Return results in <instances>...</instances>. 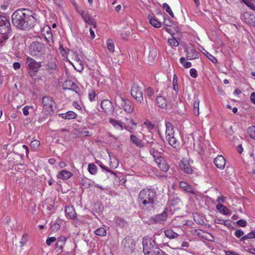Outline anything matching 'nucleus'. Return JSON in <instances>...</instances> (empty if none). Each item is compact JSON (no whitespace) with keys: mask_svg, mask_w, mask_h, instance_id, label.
<instances>
[{"mask_svg":"<svg viewBox=\"0 0 255 255\" xmlns=\"http://www.w3.org/2000/svg\"><path fill=\"white\" fill-rule=\"evenodd\" d=\"M135 246L136 242L134 241H132L131 242V246L129 247V248H131V255H136L138 254V251L136 249Z\"/></svg>","mask_w":255,"mask_h":255,"instance_id":"obj_46","label":"nucleus"},{"mask_svg":"<svg viewBox=\"0 0 255 255\" xmlns=\"http://www.w3.org/2000/svg\"><path fill=\"white\" fill-rule=\"evenodd\" d=\"M157 144L154 142H151L150 144V148L149 149V152L151 155H152L154 160H156L157 158L161 157L159 156V152L158 151L157 149H156V146H157Z\"/></svg>","mask_w":255,"mask_h":255,"instance_id":"obj_20","label":"nucleus"},{"mask_svg":"<svg viewBox=\"0 0 255 255\" xmlns=\"http://www.w3.org/2000/svg\"><path fill=\"white\" fill-rule=\"evenodd\" d=\"M82 184L88 188L90 186L91 183L88 181V179H83L81 181Z\"/></svg>","mask_w":255,"mask_h":255,"instance_id":"obj_63","label":"nucleus"},{"mask_svg":"<svg viewBox=\"0 0 255 255\" xmlns=\"http://www.w3.org/2000/svg\"><path fill=\"white\" fill-rule=\"evenodd\" d=\"M76 65L77 66H79L78 68L77 69L75 68V69H76L78 71H82L84 70V64L82 61L80 59H78L77 62H76Z\"/></svg>","mask_w":255,"mask_h":255,"instance_id":"obj_51","label":"nucleus"},{"mask_svg":"<svg viewBox=\"0 0 255 255\" xmlns=\"http://www.w3.org/2000/svg\"><path fill=\"white\" fill-rule=\"evenodd\" d=\"M65 212L66 214L72 219H75L76 218V213L74 208H65Z\"/></svg>","mask_w":255,"mask_h":255,"instance_id":"obj_28","label":"nucleus"},{"mask_svg":"<svg viewBox=\"0 0 255 255\" xmlns=\"http://www.w3.org/2000/svg\"><path fill=\"white\" fill-rule=\"evenodd\" d=\"M66 238L65 236H61L58 238L56 245V249L58 250L62 251L64 246L66 244Z\"/></svg>","mask_w":255,"mask_h":255,"instance_id":"obj_23","label":"nucleus"},{"mask_svg":"<svg viewBox=\"0 0 255 255\" xmlns=\"http://www.w3.org/2000/svg\"><path fill=\"white\" fill-rule=\"evenodd\" d=\"M110 166L112 168H116L119 165V161L118 159L115 157L110 158Z\"/></svg>","mask_w":255,"mask_h":255,"instance_id":"obj_40","label":"nucleus"},{"mask_svg":"<svg viewBox=\"0 0 255 255\" xmlns=\"http://www.w3.org/2000/svg\"><path fill=\"white\" fill-rule=\"evenodd\" d=\"M167 216V213L165 210L161 214H157L151 217V220L155 223H161L166 220Z\"/></svg>","mask_w":255,"mask_h":255,"instance_id":"obj_16","label":"nucleus"},{"mask_svg":"<svg viewBox=\"0 0 255 255\" xmlns=\"http://www.w3.org/2000/svg\"><path fill=\"white\" fill-rule=\"evenodd\" d=\"M10 23L9 18L0 15V33L4 35L10 31Z\"/></svg>","mask_w":255,"mask_h":255,"instance_id":"obj_7","label":"nucleus"},{"mask_svg":"<svg viewBox=\"0 0 255 255\" xmlns=\"http://www.w3.org/2000/svg\"><path fill=\"white\" fill-rule=\"evenodd\" d=\"M179 186L181 188H182L185 191L188 192L192 193V192L191 191V186L187 183L184 181H181L179 182Z\"/></svg>","mask_w":255,"mask_h":255,"instance_id":"obj_34","label":"nucleus"},{"mask_svg":"<svg viewBox=\"0 0 255 255\" xmlns=\"http://www.w3.org/2000/svg\"><path fill=\"white\" fill-rule=\"evenodd\" d=\"M130 93L137 102L141 103L143 101L142 92L138 86L133 85L131 87Z\"/></svg>","mask_w":255,"mask_h":255,"instance_id":"obj_10","label":"nucleus"},{"mask_svg":"<svg viewBox=\"0 0 255 255\" xmlns=\"http://www.w3.org/2000/svg\"><path fill=\"white\" fill-rule=\"evenodd\" d=\"M80 15L84 21L89 25H93L94 27H96V23L93 19L89 14L88 12L85 11H81Z\"/></svg>","mask_w":255,"mask_h":255,"instance_id":"obj_14","label":"nucleus"},{"mask_svg":"<svg viewBox=\"0 0 255 255\" xmlns=\"http://www.w3.org/2000/svg\"><path fill=\"white\" fill-rule=\"evenodd\" d=\"M247 133L251 138L255 140V126L249 127L247 129Z\"/></svg>","mask_w":255,"mask_h":255,"instance_id":"obj_36","label":"nucleus"},{"mask_svg":"<svg viewBox=\"0 0 255 255\" xmlns=\"http://www.w3.org/2000/svg\"><path fill=\"white\" fill-rule=\"evenodd\" d=\"M77 114L73 111H68L65 114H62V117L65 119H75L77 118Z\"/></svg>","mask_w":255,"mask_h":255,"instance_id":"obj_27","label":"nucleus"},{"mask_svg":"<svg viewBox=\"0 0 255 255\" xmlns=\"http://www.w3.org/2000/svg\"><path fill=\"white\" fill-rule=\"evenodd\" d=\"M43 110L46 115H50L53 111L56 103L52 98L49 96H44L42 99Z\"/></svg>","mask_w":255,"mask_h":255,"instance_id":"obj_6","label":"nucleus"},{"mask_svg":"<svg viewBox=\"0 0 255 255\" xmlns=\"http://www.w3.org/2000/svg\"><path fill=\"white\" fill-rule=\"evenodd\" d=\"M225 200V198L223 196L218 197L217 200L218 204L216 205V207H226L222 204L224 203Z\"/></svg>","mask_w":255,"mask_h":255,"instance_id":"obj_50","label":"nucleus"},{"mask_svg":"<svg viewBox=\"0 0 255 255\" xmlns=\"http://www.w3.org/2000/svg\"><path fill=\"white\" fill-rule=\"evenodd\" d=\"M178 78L176 74L173 75V88L174 91L176 92L178 91Z\"/></svg>","mask_w":255,"mask_h":255,"instance_id":"obj_45","label":"nucleus"},{"mask_svg":"<svg viewBox=\"0 0 255 255\" xmlns=\"http://www.w3.org/2000/svg\"><path fill=\"white\" fill-rule=\"evenodd\" d=\"M237 224L239 226H240L241 227H246L247 225V221L246 220H243V219H241V220H238L237 222Z\"/></svg>","mask_w":255,"mask_h":255,"instance_id":"obj_60","label":"nucleus"},{"mask_svg":"<svg viewBox=\"0 0 255 255\" xmlns=\"http://www.w3.org/2000/svg\"><path fill=\"white\" fill-rule=\"evenodd\" d=\"M34 13L31 10L20 8L15 10L11 16L12 22L14 26L20 29H27L34 26L36 19Z\"/></svg>","mask_w":255,"mask_h":255,"instance_id":"obj_1","label":"nucleus"},{"mask_svg":"<svg viewBox=\"0 0 255 255\" xmlns=\"http://www.w3.org/2000/svg\"><path fill=\"white\" fill-rule=\"evenodd\" d=\"M25 64L28 73L31 77L35 76L42 66L41 62H37L29 56L26 57Z\"/></svg>","mask_w":255,"mask_h":255,"instance_id":"obj_3","label":"nucleus"},{"mask_svg":"<svg viewBox=\"0 0 255 255\" xmlns=\"http://www.w3.org/2000/svg\"><path fill=\"white\" fill-rule=\"evenodd\" d=\"M143 252L145 255H153L158 250L155 242L152 238H143L142 240Z\"/></svg>","mask_w":255,"mask_h":255,"instance_id":"obj_4","label":"nucleus"},{"mask_svg":"<svg viewBox=\"0 0 255 255\" xmlns=\"http://www.w3.org/2000/svg\"><path fill=\"white\" fill-rule=\"evenodd\" d=\"M193 161L186 158H183L180 161L179 167L184 173L191 174L193 172V167L191 165Z\"/></svg>","mask_w":255,"mask_h":255,"instance_id":"obj_8","label":"nucleus"},{"mask_svg":"<svg viewBox=\"0 0 255 255\" xmlns=\"http://www.w3.org/2000/svg\"><path fill=\"white\" fill-rule=\"evenodd\" d=\"M214 163L217 168L223 169L226 164L225 159L222 155H218L214 159Z\"/></svg>","mask_w":255,"mask_h":255,"instance_id":"obj_19","label":"nucleus"},{"mask_svg":"<svg viewBox=\"0 0 255 255\" xmlns=\"http://www.w3.org/2000/svg\"><path fill=\"white\" fill-rule=\"evenodd\" d=\"M40 142L39 140L34 139L31 142L30 145L32 147L37 149L40 145Z\"/></svg>","mask_w":255,"mask_h":255,"instance_id":"obj_53","label":"nucleus"},{"mask_svg":"<svg viewBox=\"0 0 255 255\" xmlns=\"http://www.w3.org/2000/svg\"><path fill=\"white\" fill-rule=\"evenodd\" d=\"M28 241V235L26 234H24L21 239L20 244L23 246L25 245Z\"/></svg>","mask_w":255,"mask_h":255,"instance_id":"obj_58","label":"nucleus"},{"mask_svg":"<svg viewBox=\"0 0 255 255\" xmlns=\"http://www.w3.org/2000/svg\"><path fill=\"white\" fill-rule=\"evenodd\" d=\"M62 88L64 90H68L74 91L78 95L81 94L80 88L74 82L70 80H66L64 82Z\"/></svg>","mask_w":255,"mask_h":255,"instance_id":"obj_9","label":"nucleus"},{"mask_svg":"<svg viewBox=\"0 0 255 255\" xmlns=\"http://www.w3.org/2000/svg\"><path fill=\"white\" fill-rule=\"evenodd\" d=\"M190 76L193 78H196L198 76L197 71L195 68H192L189 71Z\"/></svg>","mask_w":255,"mask_h":255,"instance_id":"obj_59","label":"nucleus"},{"mask_svg":"<svg viewBox=\"0 0 255 255\" xmlns=\"http://www.w3.org/2000/svg\"><path fill=\"white\" fill-rule=\"evenodd\" d=\"M219 212L224 214V215H228L229 214V210L228 208H217Z\"/></svg>","mask_w":255,"mask_h":255,"instance_id":"obj_64","label":"nucleus"},{"mask_svg":"<svg viewBox=\"0 0 255 255\" xmlns=\"http://www.w3.org/2000/svg\"><path fill=\"white\" fill-rule=\"evenodd\" d=\"M101 106L104 112L108 114L111 113L113 111L112 103L109 100H104L102 101Z\"/></svg>","mask_w":255,"mask_h":255,"instance_id":"obj_12","label":"nucleus"},{"mask_svg":"<svg viewBox=\"0 0 255 255\" xmlns=\"http://www.w3.org/2000/svg\"><path fill=\"white\" fill-rule=\"evenodd\" d=\"M130 141L132 144L138 148L143 147L144 145L142 140L134 134L130 135Z\"/></svg>","mask_w":255,"mask_h":255,"instance_id":"obj_18","label":"nucleus"},{"mask_svg":"<svg viewBox=\"0 0 255 255\" xmlns=\"http://www.w3.org/2000/svg\"><path fill=\"white\" fill-rule=\"evenodd\" d=\"M156 104L159 107L162 109L166 108L167 106V101L165 98L161 96L156 97Z\"/></svg>","mask_w":255,"mask_h":255,"instance_id":"obj_24","label":"nucleus"},{"mask_svg":"<svg viewBox=\"0 0 255 255\" xmlns=\"http://www.w3.org/2000/svg\"><path fill=\"white\" fill-rule=\"evenodd\" d=\"M56 239L55 237H50V238H48L47 240H46V244L48 245V246H50L51 245V244L54 242L55 241H56Z\"/></svg>","mask_w":255,"mask_h":255,"instance_id":"obj_61","label":"nucleus"},{"mask_svg":"<svg viewBox=\"0 0 255 255\" xmlns=\"http://www.w3.org/2000/svg\"><path fill=\"white\" fill-rule=\"evenodd\" d=\"M29 51L32 56L39 57L44 54L45 46L42 43L34 41L30 45Z\"/></svg>","mask_w":255,"mask_h":255,"instance_id":"obj_5","label":"nucleus"},{"mask_svg":"<svg viewBox=\"0 0 255 255\" xmlns=\"http://www.w3.org/2000/svg\"><path fill=\"white\" fill-rule=\"evenodd\" d=\"M168 42L169 45L177 46L178 45L179 43L178 41L175 38H169L168 40Z\"/></svg>","mask_w":255,"mask_h":255,"instance_id":"obj_52","label":"nucleus"},{"mask_svg":"<svg viewBox=\"0 0 255 255\" xmlns=\"http://www.w3.org/2000/svg\"><path fill=\"white\" fill-rule=\"evenodd\" d=\"M143 126L146 128L149 131L152 130L154 128V125L148 120L144 122Z\"/></svg>","mask_w":255,"mask_h":255,"instance_id":"obj_48","label":"nucleus"},{"mask_svg":"<svg viewBox=\"0 0 255 255\" xmlns=\"http://www.w3.org/2000/svg\"><path fill=\"white\" fill-rule=\"evenodd\" d=\"M107 46L110 51L113 52L115 51V45L111 39L107 40Z\"/></svg>","mask_w":255,"mask_h":255,"instance_id":"obj_41","label":"nucleus"},{"mask_svg":"<svg viewBox=\"0 0 255 255\" xmlns=\"http://www.w3.org/2000/svg\"><path fill=\"white\" fill-rule=\"evenodd\" d=\"M109 122L118 129H122V126L120 123L112 118L110 119Z\"/></svg>","mask_w":255,"mask_h":255,"instance_id":"obj_38","label":"nucleus"},{"mask_svg":"<svg viewBox=\"0 0 255 255\" xmlns=\"http://www.w3.org/2000/svg\"><path fill=\"white\" fill-rule=\"evenodd\" d=\"M242 1L252 10L255 11V5L253 0H242Z\"/></svg>","mask_w":255,"mask_h":255,"instance_id":"obj_37","label":"nucleus"},{"mask_svg":"<svg viewBox=\"0 0 255 255\" xmlns=\"http://www.w3.org/2000/svg\"><path fill=\"white\" fill-rule=\"evenodd\" d=\"M60 225L58 221L51 223V228L50 229L51 232L53 233H56L60 230Z\"/></svg>","mask_w":255,"mask_h":255,"instance_id":"obj_30","label":"nucleus"},{"mask_svg":"<svg viewBox=\"0 0 255 255\" xmlns=\"http://www.w3.org/2000/svg\"><path fill=\"white\" fill-rule=\"evenodd\" d=\"M97 94L93 89H90L88 91V99L90 102H93L95 100Z\"/></svg>","mask_w":255,"mask_h":255,"instance_id":"obj_39","label":"nucleus"},{"mask_svg":"<svg viewBox=\"0 0 255 255\" xmlns=\"http://www.w3.org/2000/svg\"><path fill=\"white\" fill-rule=\"evenodd\" d=\"M169 144L175 149H179L180 147V141L179 139L175 135H173V137L170 136L169 138L166 139Z\"/></svg>","mask_w":255,"mask_h":255,"instance_id":"obj_15","label":"nucleus"},{"mask_svg":"<svg viewBox=\"0 0 255 255\" xmlns=\"http://www.w3.org/2000/svg\"><path fill=\"white\" fill-rule=\"evenodd\" d=\"M118 105L121 108H123L126 112L127 111L126 100L120 97L118 99Z\"/></svg>","mask_w":255,"mask_h":255,"instance_id":"obj_32","label":"nucleus"},{"mask_svg":"<svg viewBox=\"0 0 255 255\" xmlns=\"http://www.w3.org/2000/svg\"><path fill=\"white\" fill-rule=\"evenodd\" d=\"M255 238V230L252 231L247 235H245L240 239V241L245 243V240Z\"/></svg>","mask_w":255,"mask_h":255,"instance_id":"obj_29","label":"nucleus"},{"mask_svg":"<svg viewBox=\"0 0 255 255\" xmlns=\"http://www.w3.org/2000/svg\"><path fill=\"white\" fill-rule=\"evenodd\" d=\"M99 165V166H100V167H101L102 169H104V170H106V171H108V172H110V173H112V174H115V172H113V171H111L110 169H109V168H108L107 167H106V166H105V165H104L103 163H102L101 162Z\"/></svg>","mask_w":255,"mask_h":255,"instance_id":"obj_62","label":"nucleus"},{"mask_svg":"<svg viewBox=\"0 0 255 255\" xmlns=\"http://www.w3.org/2000/svg\"><path fill=\"white\" fill-rule=\"evenodd\" d=\"M72 175L73 174L71 172L63 170L58 173L57 177L59 179L65 180L69 179Z\"/></svg>","mask_w":255,"mask_h":255,"instance_id":"obj_21","label":"nucleus"},{"mask_svg":"<svg viewBox=\"0 0 255 255\" xmlns=\"http://www.w3.org/2000/svg\"><path fill=\"white\" fill-rule=\"evenodd\" d=\"M88 171L91 174L95 175L97 173L98 168L94 163L89 164L88 167Z\"/></svg>","mask_w":255,"mask_h":255,"instance_id":"obj_33","label":"nucleus"},{"mask_svg":"<svg viewBox=\"0 0 255 255\" xmlns=\"http://www.w3.org/2000/svg\"><path fill=\"white\" fill-rule=\"evenodd\" d=\"M32 108H33L32 106H26L24 107L22 109V112H23V115L24 116H28L29 114V110L32 109Z\"/></svg>","mask_w":255,"mask_h":255,"instance_id":"obj_57","label":"nucleus"},{"mask_svg":"<svg viewBox=\"0 0 255 255\" xmlns=\"http://www.w3.org/2000/svg\"><path fill=\"white\" fill-rule=\"evenodd\" d=\"M199 104L200 101L197 99L196 100L194 103L193 109L195 114H197V115H199Z\"/></svg>","mask_w":255,"mask_h":255,"instance_id":"obj_49","label":"nucleus"},{"mask_svg":"<svg viewBox=\"0 0 255 255\" xmlns=\"http://www.w3.org/2000/svg\"><path fill=\"white\" fill-rule=\"evenodd\" d=\"M179 61L185 68H189L192 66V63L190 62L186 61L185 58L183 57L180 58Z\"/></svg>","mask_w":255,"mask_h":255,"instance_id":"obj_42","label":"nucleus"},{"mask_svg":"<svg viewBox=\"0 0 255 255\" xmlns=\"http://www.w3.org/2000/svg\"><path fill=\"white\" fill-rule=\"evenodd\" d=\"M137 128V124L133 121L132 119H131L128 122V131L130 133H133L134 131Z\"/></svg>","mask_w":255,"mask_h":255,"instance_id":"obj_35","label":"nucleus"},{"mask_svg":"<svg viewBox=\"0 0 255 255\" xmlns=\"http://www.w3.org/2000/svg\"><path fill=\"white\" fill-rule=\"evenodd\" d=\"M164 234L166 237L170 239H175L179 236L178 234L174 232L171 229H167L165 230Z\"/></svg>","mask_w":255,"mask_h":255,"instance_id":"obj_26","label":"nucleus"},{"mask_svg":"<svg viewBox=\"0 0 255 255\" xmlns=\"http://www.w3.org/2000/svg\"><path fill=\"white\" fill-rule=\"evenodd\" d=\"M244 232L242 230H236V231L235 232V236L240 239L243 236H244Z\"/></svg>","mask_w":255,"mask_h":255,"instance_id":"obj_56","label":"nucleus"},{"mask_svg":"<svg viewBox=\"0 0 255 255\" xmlns=\"http://www.w3.org/2000/svg\"><path fill=\"white\" fill-rule=\"evenodd\" d=\"M205 55L213 63L216 64L218 63L217 58L208 52L206 51Z\"/></svg>","mask_w":255,"mask_h":255,"instance_id":"obj_47","label":"nucleus"},{"mask_svg":"<svg viewBox=\"0 0 255 255\" xmlns=\"http://www.w3.org/2000/svg\"><path fill=\"white\" fill-rule=\"evenodd\" d=\"M163 8L172 17H174V14L171 10L170 7L169 5L166 3H164L163 4Z\"/></svg>","mask_w":255,"mask_h":255,"instance_id":"obj_43","label":"nucleus"},{"mask_svg":"<svg viewBox=\"0 0 255 255\" xmlns=\"http://www.w3.org/2000/svg\"><path fill=\"white\" fill-rule=\"evenodd\" d=\"M158 167L161 170L166 172L169 170V165L167 164L166 161L161 157L157 158L155 160Z\"/></svg>","mask_w":255,"mask_h":255,"instance_id":"obj_17","label":"nucleus"},{"mask_svg":"<svg viewBox=\"0 0 255 255\" xmlns=\"http://www.w3.org/2000/svg\"><path fill=\"white\" fill-rule=\"evenodd\" d=\"M185 51L186 52V59L187 60H191L198 58V52L195 49L186 47Z\"/></svg>","mask_w":255,"mask_h":255,"instance_id":"obj_13","label":"nucleus"},{"mask_svg":"<svg viewBox=\"0 0 255 255\" xmlns=\"http://www.w3.org/2000/svg\"><path fill=\"white\" fill-rule=\"evenodd\" d=\"M95 233L100 236H105L106 235V230L102 227L97 229L95 231Z\"/></svg>","mask_w":255,"mask_h":255,"instance_id":"obj_44","label":"nucleus"},{"mask_svg":"<svg viewBox=\"0 0 255 255\" xmlns=\"http://www.w3.org/2000/svg\"><path fill=\"white\" fill-rule=\"evenodd\" d=\"M242 20L251 25H255V16L250 12H246L241 16Z\"/></svg>","mask_w":255,"mask_h":255,"instance_id":"obj_11","label":"nucleus"},{"mask_svg":"<svg viewBox=\"0 0 255 255\" xmlns=\"http://www.w3.org/2000/svg\"><path fill=\"white\" fill-rule=\"evenodd\" d=\"M48 29L49 30L47 31V35L45 36V38L48 42H50V41H52V34L49 27H48Z\"/></svg>","mask_w":255,"mask_h":255,"instance_id":"obj_55","label":"nucleus"},{"mask_svg":"<svg viewBox=\"0 0 255 255\" xmlns=\"http://www.w3.org/2000/svg\"><path fill=\"white\" fill-rule=\"evenodd\" d=\"M181 201L178 198H170L168 202V205L170 207L179 206Z\"/></svg>","mask_w":255,"mask_h":255,"instance_id":"obj_31","label":"nucleus"},{"mask_svg":"<svg viewBox=\"0 0 255 255\" xmlns=\"http://www.w3.org/2000/svg\"><path fill=\"white\" fill-rule=\"evenodd\" d=\"M154 90L152 88L148 87L146 89L145 92V94L149 97H152L154 95Z\"/></svg>","mask_w":255,"mask_h":255,"instance_id":"obj_54","label":"nucleus"},{"mask_svg":"<svg viewBox=\"0 0 255 255\" xmlns=\"http://www.w3.org/2000/svg\"><path fill=\"white\" fill-rule=\"evenodd\" d=\"M150 23L155 28H160L161 26V23L159 22L154 16H148Z\"/></svg>","mask_w":255,"mask_h":255,"instance_id":"obj_25","label":"nucleus"},{"mask_svg":"<svg viewBox=\"0 0 255 255\" xmlns=\"http://www.w3.org/2000/svg\"><path fill=\"white\" fill-rule=\"evenodd\" d=\"M156 192L150 189H144L138 194V202L139 205L147 207H153L156 198Z\"/></svg>","mask_w":255,"mask_h":255,"instance_id":"obj_2","label":"nucleus"},{"mask_svg":"<svg viewBox=\"0 0 255 255\" xmlns=\"http://www.w3.org/2000/svg\"><path fill=\"white\" fill-rule=\"evenodd\" d=\"M175 134L173 126L169 122L166 123L165 138H169L170 136H173Z\"/></svg>","mask_w":255,"mask_h":255,"instance_id":"obj_22","label":"nucleus"}]
</instances>
